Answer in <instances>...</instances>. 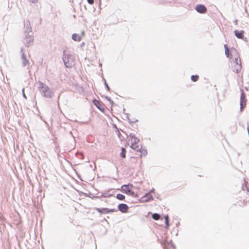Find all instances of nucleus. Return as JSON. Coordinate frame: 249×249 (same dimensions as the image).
Masks as SVG:
<instances>
[{"label": "nucleus", "mask_w": 249, "mask_h": 249, "mask_svg": "<svg viewBox=\"0 0 249 249\" xmlns=\"http://www.w3.org/2000/svg\"><path fill=\"white\" fill-rule=\"evenodd\" d=\"M225 53L227 57L231 59H234L231 64L232 71L236 73H239L242 70V65L239 55L236 49L233 48L229 50L228 45H224Z\"/></svg>", "instance_id": "1"}, {"label": "nucleus", "mask_w": 249, "mask_h": 249, "mask_svg": "<svg viewBox=\"0 0 249 249\" xmlns=\"http://www.w3.org/2000/svg\"><path fill=\"white\" fill-rule=\"evenodd\" d=\"M38 89L43 93V96L45 97L50 98L53 94L48 87L41 82H38Z\"/></svg>", "instance_id": "2"}, {"label": "nucleus", "mask_w": 249, "mask_h": 249, "mask_svg": "<svg viewBox=\"0 0 249 249\" xmlns=\"http://www.w3.org/2000/svg\"><path fill=\"white\" fill-rule=\"evenodd\" d=\"M133 185L130 184H124L121 186L122 191L124 193L129 195L133 197H136L137 196L134 192L132 191Z\"/></svg>", "instance_id": "3"}, {"label": "nucleus", "mask_w": 249, "mask_h": 249, "mask_svg": "<svg viewBox=\"0 0 249 249\" xmlns=\"http://www.w3.org/2000/svg\"><path fill=\"white\" fill-rule=\"evenodd\" d=\"M63 60L65 66L67 68H71L74 64V59L72 55H65Z\"/></svg>", "instance_id": "4"}, {"label": "nucleus", "mask_w": 249, "mask_h": 249, "mask_svg": "<svg viewBox=\"0 0 249 249\" xmlns=\"http://www.w3.org/2000/svg\"><path fill=\"white\" fill-rule=\"evenodd\" d=\"M131 147L136 151H140L141 153V157H142V155H145L147 154V151L142 148V146L139 143L132 144Z\"/></svg>", "instance_id": "5"}, {"label": "nucleus", "mask_w": 249, "mask_h": 249, "mask_svg": "<svg viewBox=\"0 0 249 249\" xmlns=\"http://www.w3.org/2000/svg\"><path fill=\"white\" fill-rule=\"evenodd\" d=\"M246 102H247V99L246 97L245 93L243 90H242L241 96H240V110L241 111H242L243 109L246 107Z\"/></svg>", "instance_id": "6"}, {"label": "nucleus", "mask_w": 249, "mask_h": 249, "mask_svg": "<svg viewBox=\"0 0 249 249\" xmlns=\"http://www.w3.org/2000/svg\"><path fill=\"white\" fill-rule=\"evenodd\" d=\"M94 105L102 112H104L105 111V106L103 103L99 100H94L93 101Z\"/></svg>", "instance_id": "7"}, {"label": "nucleus", "mask_w": 249, "mask_h": 249, "mask_svg": "<svg viewBox=\"0 0 249 249\" xmlns=\"http://www.w3.org/2000/svg\"><path fill=\"white\" fill-rule=\"evenodd\" d=\"M118 210L122 213H125L128 211V206L124 203H121L118 206Z\"/></svg>", "instance_id": "8"}, {"label": "nucleus", "mask_w": 249, "mask_h": 249, "mask_svg": "<svg viewBox=\"0 0 249 249\" xmlns=\"http://www.w3.org/2000/svg\"><path fill=\"white\" fill-rule=\"evenodd\" d=\"M129 141L131 142V145L132 144L139 143V139L137 138L135 135L133 134H130L129 136Z\"/></svg>", "instance_id": "9"}, {"label": "nucleus", "mask_w": 249, "mask_h": 249, "mask_svg": "<svg viewBox=\"0 0 249 249\" xmlns=\"http://www.w3.org/2000/svg\"><path fill=\"white\" fill-rule=\"evenodd\" d=\"M143 201L148 202L153 199V197L150 193H146L142 197Z\"/></svg>", "instance_id": "10"}, {"label": "nucleus", "mask_w": 249, "mask_h": 249, "mask_svg": "<svg viewBox=\"0 0 249 249\" xmlns=\"http://www.w3.org/2000/svg\"><path fill=\"white\" fill-rule=\"evenodd\" d=\"M234 32L235 36L237 38H240V39H243L244 38V31H239L237 30H235Z\"/></svg>", "instance_id": "11"}, {"label": "nucleus", "mask_w": 249, "mask_h": 249, "mask_svg": "<svg viewBox=\"0 0 249 249\" xmlns=\"http://www.w3.org/2000/svg\"><path fill=\"white\" fill-rule=\"evenodd\" d=\"M95 210L100 213H108V209L107 208H95Z\"/></svg>", "instance_id": "12"}, {"label": "nucleus", "mask_w": 249, "mask_h": 249, "mask_svg": "<svg viewBox=\"0 0 249 249\" xmlns=\"http://www.w3.org/2000/svg\"><path fill=\"white\" fill-rule=\"evenodd\" d=\"M72 38L74 41H80L81 40V37L79 35L74 34L72 35Z\"/></svg>", "instance_id": "13"}, {"label": "nucleus", "mask_w": 249, "mask_h": 249, "mask_svg": "<svg viewBox=\"0 0 249 249\" xmlns=\"http://www.w3.org/2000/svg\"><path fill=\"white\" fill-rule=\"evenodd\" d=\"M152 218L155 220H158L160 218V215L157 213H154L152 214Z\"/></svg>", "instance_id": "14"}, {"label": "nucleus", "mask_w": 249, "mask_h": 249, "mask_svg": "<svg viewBox=\"0 0 249 249\" xmlns=\"http://www.w3.org/2000/svg\"><path fill=\"white\" fill-rule=\"evenodd\" d=\"M116 197L120 200H123L125 198V196L124 195L118 194H117Z\"/></svg>", "instance_id": "15"}, {"label": "nucleus", "mask_w": 249, "mask_h": 249, "mask_svg": "<svg viewBox=\"0 0 249 249\" xmlns=\"http://www.w3.org/2000/svg\"><path fill=\"white\" fill-rule=\"evenodd\" d=\"M165 225H166V228H168V227L169 226V216L167 215H166L165 216Z\"/></svg>", "instance_id": "16"}, {"label": "nucleus", "mask_w": 249, "mask_h": 249, "mask_svg": "<svg viewBox=\"0 0 249 249\" xmlns=\"http://www.w3.org/2000/svg\"><path fill=\"white\" fill-rule=\"evenodd\" d=\"M121 150H122V152H121V153L120 154V156L122 158H124L125 157L126 151H125V149L124 148H122Z\"/></svg>", "instance_id": "17"}, {"label": "nucleus", "mask_w": 249, "mask_h": 249, "mask_svg": "<svg viewBox=\"0 0 249 249\" xmlns=\"http://www.w3.org/2000/svg\"><path fill=\"white\" fill-rule=\"evenodd\" d=\"M196 10L199 13H202V5H200L196 7Z\"/></svg>", "instance_id": "18"}, {"label": "nucleus", "mask_w": 249, "mask_h": 249, "mask_svg": "<svg viewBox=\"0 0 249 249\" xmlns=\"http://www.w3.org/2000/svg\"><path fill=\"white\" fill-rule=\"evenodd\" d=\"M198 78H199V76L198 75H192V77H191V79L194 82H196V81L198 80Z\"/></svg>", "instance_id": "19"}, {"label": "nucleus", "mask_w": 249, "mask_h": 249, "mask_svg": "<svg viewBox=\"0 0 249 249\" xmlns=\"http://www.w3.org/2000/svg\"><path fill=\"white\" fill-rule=\"evenodd\" d=\"M108 213L111 212H117V210L114 209H108Z\"/></svg>", "instance_id": "20"}, {"label": "nucleus", "mask_w": 249, "mask_h": 249, "mask_svg": "<svg viewBox=\"0 0 249 249\" xmlns=\"http://www.w3.org/2000/svg\"><path fill=\"white\" fill-rule=\"evenodd\" d=\"M23 65L25 66L28 63V61L25 59V57H23Z\"/></svg>", "instance_id": "21"}, {"label": "nucleus", "mask_w": 249, "mask_h": 249, "mask_svg": "<svg viewBox=\"0 0 249 249\" xmlns=\"http://www.w3.org/2000/svg\"><path fill=\"white\" fill-rule=\"evenodd\" d=\"M89 4H93L94 3V0H87Z\"/></svg>", "instance_id": "22"}, {"label": "nucleus", "mask_w": 249, "mask_h": 249, "mask_svg": "<svg viewBox=\"0 0 249 249\" xmlns=\"http://www.w3.org/2000/svg\"><path fill=\"white\" fill-rule=\"evenodd\" d=\"M170 244H171V246L173 248H175V246L174 245V244L172 242V241H170Z\"/></svg>", "instance_id": "23"}, {"label": "nucleus", "mask_w": 249, "mask_h": 249, "mask_svg": "<svg viewBox=\"0 0 249 249\" xmlns=\"http://www.w3.org/2000/svg\"><path fill=\"white\" fill-rule=\"evenodd\" d=\"M207 10L206 7L203 6V13H205Z\"/></svg>", "instance_id": "24"}, {"label": "nucleus", "mask_w": 249, "mask_h": 249, "mask_svg": "<svg viewBox=\"0 0 249 249\" xmlns=\"http://www.w3.org/2000/svg\"><path fill=\"white\" fill-rule=\"evenodd\" d=\"M154 191H155V189L154 188H153L152 189H151L149 193H150V194L151 193H154Z\"/></svg>", "instance_id": "25"}, {"label": "nucleus", "mask_w": 249, "mask_h": 249, "mask_svg": "<svg viewBox=\"0 0 249 249\" xmlns=\"http://www.w3.org/2000/svg\"><path fill=\"white\" fill-rule=\"evenodd\" d=\"M32 1L33 2H36L37 1V0H32Z\"/></svg>", "instance_id": "26"}, {"label": "nucleus", "mask_w": 249, "mask_h": 249, "mask_svg": "<svg viewBox=\"0 0 249 249\" xmlns=\"http://www.w3.org/2000/svg\"><path fill=\"white\" fill-rule=\"evenodd\" d=\"M107 89L109 90V88L108 87V85H107Z\"/></svg>", "instance_id": "27"}, {"label": "nucleus", "mask_w": 249, "mask_h": 249, "mask_svg": "<svg viewBox=\"0 0 249 249\" xmlns=\"http://www.w3.org/2000/svg\"><path fill=\"white\" fill-rule=\"evenodd\" d=\"M23 96H24V97L25 98H26V96H25V94H23Z\"/></svg>", "instance_id": "28"}]
</instances>
